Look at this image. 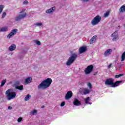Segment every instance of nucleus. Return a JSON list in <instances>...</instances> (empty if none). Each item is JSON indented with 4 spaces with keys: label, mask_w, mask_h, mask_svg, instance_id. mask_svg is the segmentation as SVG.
Wrapping results in <instances>:
<instances>
[{
    "label": "nucleus",
    "mask_w": 125,
    "mask_h": 125,
    "mask_svg": "<svg viewBox=\"0 0 125 125\" xmlns=\"http://www.w3.org/2000/svg\"><path fill=\"white\" fill-rule=\"evenodd\" d=\"M86 46H82L79 48V52L80 54H82V53H84V52H85L86 51Z\"/></svg>",
    "instance_id": "obj_11"
},
{
    "label": "nucleus",
    "mask_w": 125,
    "mask_h": 125,
    "mask_svg": "<svg viewBox=\"0 0 125 125\" xmlns=\"http://www.w3.org/2000/svg\"><path fill=\"white\" fill-rule=\"evenodd\" d=\"M84 100L85 101V104H87L88 103V102H89V101H90V98H89V97H88L86 98L85 99H84Z\"/></svg>",
    "instance_id": "obj_24"
},
{
    "label": "nucleus",
    "mask_w": 125,
    "mask_h": 125,
    "mask_svg": "<svg viewBox=\"0 0 125 125\" xmlns=\"http://www.w3.org/2000/svg\"><path fill=\"white\" fill-rule=\"evenodd\" d=\"M15 88L19 89V90H23V85H21L20 86H16Z\"/></svg>",
    "instance_id": "obj_22"
},
{
    "label": "nucleus",
    "mask_w": 125,
    "mask_h": 125,
    "mask_svg": "<svg viewBox=\"0 0 125 125\" xmlns=\"http://www.w3.org/2000/svg\"><path fill=\"white\" fill-rule=\"evenodd\" d=\"M109 14H110V12L107 11L106 13L104 14V17H108V16H109Z\"/></svg>",
    "instance_id": "obj_29"
},
{
    "label": "nucleus",
    "mask_w": 125,
    "mask_h": 125,
    "mask_svg": "<svg viewBox=\"0 0 125 125\" xmlns=\"http://www.w3.org/2000/svg\"><path fill=\"white\" fill-rule=\"evenodd\" d=\"M96 38H97V36L94 35L90 40V43L92 44L95 42V41H96Z\"/></svg>",
    "instance_id": "obj_19"
},
{
    "label": "nucleus",
    "mask_w": 125,
    "mask_h": 125,
    "mask_svg": "<svg viewBox=\"0 0 125 125\" xmlns=\"http://www.w3.org/2000/svg\"><path fill=\"white\" fill-rule=\"evenodd\" d=\"M123 81H117L115 83L113 82V84L112 85V87H117V86H119V85L122 83Z\"/></svg>",
    "instance_id": "obj_15"
},
{
    "label": "nucleus",
    "mask_w": 125,
    "mask_h": 125,
    "mask_svg": "<svg viewBox=\"0 0 125 125\" xmlns=\"http://www.w3.org/2000/svg\"><path fill=\"white\" fill-rule=\"evenodd\" d=\"M73 96V92L71 91H68L66 94L65 95V100H68V99H70Z\"/></svg>",
    "instance_id": "obj_10"
},
{
    "label": "nucleus",
    "mask_w": 125,
    "mask_h": 125,
    "mask_svg": "<svg viewBox=\"0 0 125 125\" xmlns=\"http://www.w3.org/2000/svg\"><path fill=\"white\" fill-rule=\"evenodd\" d=\"M8 30V28L7 27H3L0 28V33L1 32H6Z\"/></svg>",
    "instance_id": "obj_21"
},
{
    "label": "nucleus",
    "mask_w": 125,
    "mask_h": 125,
    "mask_svg": "<svg viewBox=\"0 0 125 125\" xmlns=\"http://www.w3.org/2000/svg\"><path fill=\"white\" fill-rule=\"evenodd\" d=\"M23 120V118L22 117H20L18 119V123H20V122H21Z\"/></svg>",
    "instance_id": "obj_33"
},
{
    "label": "nucleus",
    "mask_w": 125,
    "mask_h": 125,
    "mask_svg": "<svg viewBox=\"0 0 125 125\" xmlns=\"http://www.w3.org/2000/svg\"><path fill=\"white\" fill-rule=\"evenodd\" d=\"M5 83H6V79L2 80L1 82L0 86H3L5 84Z\"/></svg>",
    "instance_id": "obj_27"
},
{
    "label": "nucleus",
    "mask_w": 125,
    "mask_h": 125,
    "mask_svg": "<svg viewBox=\"0 0 125 125\" xmlns=\"http://www.w3.org/2000/svg\"><path fill=\"white\" fill-rule=\"evenodd\" d=\"M31 98V95L27 94L26 96L24 98L25 101H28Z\"/></svg>",
    "instance_id": "obj_23"
},
{
    "label": "nucleus",
    "mask_w": 125,
    "mask_h": 125,
    "mask_svg": "<svg viewBox=\"0 0 125 125\" xmlns=\"http://www.w3.org/2000/svg\"><path fill=\"white\" fill-rule=\"evenodd\" d=\"M73 104L75 105V106H80V105H82V103L79 100H78V99H75L73 101Z\"/></svg>",
    "instance_id": "obj_16"
},
{
    "label": "nucleus",
    "mask_w": 125,
    "mask_h": 125,
    "mask_svg": "<svg viewBox=\"0 0 125 125\" xmlns=\"http://www.w3.org/2000/svg\"><path fill=\"white\" fill-rule=\"evenodd\" d=\"M20 83H21V82H20V81H15L14 85L16 86H18V85H19V84H20Z\"/></svg>",
    "instance_id": "obj_25"
},
{
    "label": "nucleus",
    "mask_w": 125,
    "mask_h": 125,
    "mask_svg": "<svg viewBox=\"0 0 125 125\" xmlns=\"http://www.w3.org/2000/svg\"><path fill=\"white\" fill-rule=\"evenodd\" d=\"M97 74H98V71H97L95 73H94L93 75L96 76V75H97Z\"/></svg>",
    "instance_id": "obj_40"
},
{
    "label": "nucleus",
    "mask_w": 125,
    "mask_h": 125,
    "mask_svg": "<svg viewBox=\"0 0 125 125\" xmlns=\"http://www.w3.org/2000/svg\"><path fill=\"white\" fill-rule=\"evenodd\" d=\"M5 16H6V12H4L2 15V17L1 18L2 19H3L5 17Z\"/></svg>",
    "instance_id": "obj_32"
},
{
    "label": "nucleus",
    "mask_w": 125,
    "mask_h": 125,
    "mask_svg": "<svg viewBox=\"0 0 125 125\" xmlns=\"http://www.w3.org/2000/svg\"><path fill=\"white\" fill-rule=\"evenodd\" d=\"M77 58H78V54H77V53H74L68 59L66 62V65H67V66H70V65H72V64H73L75 61L77 60Z\"/></svg>",
    "instance_id": "obj_2"
},
{
    "label": "nucleus",
    "mask_w": 125,
    "mask_h": 125,
    "mask_svg": "<svg viewBox=\"0 0 125 125\" xmlns=\"http://www.w3.org/2000/svg\"><path fill=\"white\" fill-rule=\"evenodd\" d=\"M37 112L38 111L37 110L34 109L33 110L30 112V115H35V114H37Z\"/></svg>",
    "instance_id": "obj_26"
},
{
    "label": "nucleus",
    "mask_w": 125,
    "mask_h": 125,
    "mask_svg": "<svg viewBox=\"0 0 125 125\" xmlns=\"http://www.w3.org/2000/svg\"><path fill=\"white\" fill-rule=\"evenodd\" d=\"M28 3H29V1H28L27 0H25L23 1L24 4H28Z\"/></svg>",
    "instance_id": "obj_37"
},
{
    "label": "nucleus",
    "mask_w": 125,
    "mask_h": 125,
    "mask_svg": "<svg viewBox=\"0 0 125 125\" xmlns=\"http://www.w3.org/2000/svg\"><path fill=\"white\" fill-rule=\"evenodd\" d=\"M8 109V110H11V109H12V106H9Z\"/></svg>",
    "instance_id": "obj_39"
},
{
    "label": "nucleus",
    "mask_w": 125,
    "mask_h": 125,
    "mask_svg": "<svg viewBox=\"0 0 125 125\" xmlns=\"http://www.w3.org/2000/svg\"><path fill=\"white\" fill-rule=\"evenodd\" d=\"M114 79H113V78H110L109 79H107L105 81V84L106 85H112Z\"/></svg>",
    "instance_id": "obj_8"
},
{
    "label": "nucleus",
    "mask_w": 125,
    "mask_h": 125,
    "mask_svg": "<svg viewBox=\"0 0 125 125\" xmlns=\"http://www.w3.org/2000/svg\"><path fill=\"white\" fill-rule=\"evenodd\" d=\"M35 42L36 44H38V45H41V42H40L39 41H36Z\"/></svg>",
    "instance_id": "obj_34"
},
{
    "label": "nucleus",
    "mask_w": 125,
    "mask_h": 125,
    "mask_svg": "<svg viewBox=\"0 0 125 125\" xmlns=\"http://www.w3.org/2000/svg\"><path fill=\"white\" fill-rule=\"evenodd\" d=\"M111 66H112V63H110L109 65L107 66V67L108 68V69H110Z\"/></svg>",
    "instance_id": "obj_38"
},
{
    "label": "nucleus",
    "mask_w": 125,
    "mask_h": 125,
    "mask_svg": "<svg viewBox=\"0 0 125 125\" xmlns=\"http://www.w3.org/2000/svg\"><path fill=\"white\" fill-rule=\"evenodd\" d=\"M41 108H44V105L42 106L41 107Z\"/></svg>",
    "instance_id": "obj_42"
},
{
    "label": "nucleus",
    "mask_w": 125,
    "mask_h": 125,
    "mask_svg": "<svg viewBox=\"0 0 125 125\" xmlns=\"http://www.w3.org/2000/svg\"><path fill=\"white\" fill-rule=\"evenodd\" d=\"M32 81H33V79H32V77H27L24 81L25 85H26V84H28V83H32Z\"/></svg>",
    "instance_id": "obj_13"
},
{
    "label": "nucleus",
    "mask_w": 125,
    "mask_h": 125,
    "mask_svg": "<svg viewBox=\"0 0 125 125\" xmlns=\"http://www.w3.org/2000/svg\"><path fill=\"white\" fill-rule=\"evenodd\" d=\"M88 86H89L90 89H91L92 87V85L91 84V83H88Z\"/></svg>",
    "instance_id": "obj_35"
},
{
    "label": "nucleus",
    "mask_w": 125,
    "mask_h": 125,
    "mask_svg": "<svg viewBox=\"0 0 125 125\" xmlns=\"http://www.w3.org/2000/svg\"><path fill=\"white\" fill-rule=\"evenodd\" d=\"M119 12L124 13L125 12V4L123 5L119 9Z\"/></svg>",
    "instance_id": "obj_20"
},
{
    "label": "nucleus",
    "mask_w": 125,
    "mask_h": 125,
    "mask_svg": "<svg viewBox=\"0 0 125 125\" xmlns=\"http://www.w3.org/2000/svg\"><path fill=\"white\" fill-rule=\"evenodd\" d=\"M35 25H36V26H38V27H40V26H41L42 27V23L40 22H38V23H36V24H35Z\"/></svg>",
    "instance_id": "obj_31"
},
{
    "label": "nucleus",
    "mask_w": 125,
    "mask_h": 125,
    "mask_svg": "<svg viewBox=\"0 0 125 125\" xmlns=\"http://www.w3.org/2000/svg\"><path fill=\"white\" fill-rule=\"evenodd\" d=\"M18 32V30L16 28L13 29L11 32L7 36V38L8 39H11L12 37H13L14 35H16V33Z\"/></svg>",
    "instance_id": "obj_7"
},
{
    "label": "nucleus",
    "mask_w": 125,
    "mask_h": 125,
    "mask_svg": "<svg viewBox=\"0 0 125 125\" xmlns=\"http://www.w3.org/2000/svg\"><path fill=\"white\" fill-rule=\"evenodd\" d=\"M16 49V45L14 44H12L11 46L9 47V51H13V50H15Z\"/></svg>",
    "instance_id": "obj_18"
},
{
    "label": "nucleus",
    "mask_w": 125,
    "mask_h": 125,
    "mask_svg": "<svg viewBox=\"0 0 125 125\" xmlns=\"http://www.w3.org/2000/svg\"><path fill=\"white\" fill-rule=\"evenodd\" d=\"M25 10H22L20 12V14L15 18V21H20L21 19H24L27 16V13L24 12ZM21 13H23L22 14Z\"/></svg>",
    "instance_id": "obj_4"
},
{
    "label": "nucleus",
    "mask_w": 125,
    "mask_h": 125,
    "mask_svg": "<svg viewBox=\"0 0 125 125\" xmlns=\"http://www.w3.org/2000/svg\"><path fill=\"white\" fill-rule=\"evenodd\" d=\"M93 65L91 64L90 65H88L84 70L85 75H88L89 74H90V73L93 71Z\"/></svg>",
    "instance_id": "obj_6"
},
{
    "label": "nucleus",
    "mask_w": 125,
    "mask_h": 125,
    "mask_svg": "<svg viewBox=\"0 0 125 125\" xmlns=\"http://www.w3.org/2000/svg\"><path fill=\"white\" fill-rule=\"evenodd\" d=\"M51 83H52V80L51 78H47L38 85V89H45V88L49 87Z\"/></svg>",
    "instance_id": "obj_1"
},
{
    "label": "nucleus",
    "mask_w": 125,
    "mask_h": 125,
    "mask_svg": "<svg viewBox=\"0 0 125 125\" xmlns=\"http://www.w3.org/2000/svg\"><path fill=\"white\" fill-rule=\"evenodd\" d=\"M122 76H124V74L116 75L115 76V79H118V78H120V77H122Z\"/></svg>",
    "instance_id": "obj_30"
},
{
    "label": "nucleus",
    "mask_w": 125,
    "mask_h": 125,
    "mask_svg": "<svg viewBox=\"0 0 125 125\" xmlns=\"http://www.w3.org/2000/svg\"><path fill=\"white\" fill-rule=\"evenodd\" d=\"M63 106H65V102H62L61 104V107H63Z\"/></svg>",
    "instance_id": "obj_36"
},
{
    "label": "nucleus",
    "mask_w": 125,
    "mask_h": 125,
    "mask_svg": "<svg viewBox=\"0 0 125 125\" xmlns=\"http://www.w3.org/2000/svg\"><path fill=\"white\" fill-rule=\"evenodd\" d=\"M3 8H4V5H0V14L2 12Z\"/></svg>",
    "instance_id": "obj_28"
},
{
    "label": "nucleus",
    "mask_w": 125,
    "mask_h": 125,
    "mask_svg": "<svg viewBox=\"0 0 125 125\" xmlns=\"http://www.w3.org/2000/svg\"><path fill=\"white\" fill-rule=\"evenodd\" d=\"M56 8L55 7V6L52 7H51L50 9H47L46 11V13H53V12H54V10H55V9Z\"/></svg>",
    "instance_id": "obj_17"
},
{
    "label": "nucleus",
    "mask_w": 125,
    "mask_h": 125,
    "mask_svg": "<svg viewBox=\"0 0 125 125\" xmlns=\"http://www.w3.org/2000/svg\"><path fill=\"white\" fill-rule=\"evenodd\" d=\"M88 104H89L90 105H91V104H92V103H88Z\"/></svg>",
    "instance_id": "obj_41"
},
{
    "label": "nucleus",
    "mask_w": 125,
    "mask_h": 125,
    "mask_svg": "<svg viewBox=\"0 0 125 125\" xmlns=\"http://www.w3.org/2000/svg\"><path fill=\"white\" fill-rule=\"evenodd\" d=\"M11 91V89H9L5 92V94L6 95V97L8 100H11V99H14V98L16 97V92Z\"/></svg>",
    "instance_id": "obj_3"
},
{
    "label": "nucleus",
    "mask_w": 125,
    "mask_h": 125,
    "mask_svg": "<svg viewBox=\"0 0 125 125\" xmlns=\"http://www.w3.org/2000/svg\"><path fill=\"white\" fill-rule=\"evenodd\" d=\"M90 92L89 89L87 88H84L81 91V94L83 95H86V94H88Z\"/></svg>",
    "instance_id": "obj_14"
},
{
    "label": "nucleus",
    "mask_w": 125,
    "mask_h": 125,
    "mask_svg": "<svg viewBox=\"0 0 125 125\" xmlns=\"http://www.w3.org/2000/svg\"><path fill=\"white\" fill-rule=\"evenodd\" d=\"M112 51H113V50L111 49H108L106 50L104 53V56L105 57H107V56L111 55V54H112Z\"/></svg>",
    "instance_id": "obj_12"
},
{
    "label": "nucleus",
    "mask_w": 125,
    "mask_h": 125,
    "mask_svg": "<svg viewBox=\"0 0 125 125\" xmlns=\"http://www.w3.org/2000/svg\"><path fill=\"white\" fill-rule=\"evenodd\" d=\"M100 21H101V17H100L99 15H98L93 18L91 23L93 26H95V25H97V24L100 23Z\"/></svg>",
    "instance_id": "obj_5"
},
{
    "label": "nucleus",
    "mask_w": 125,
    "mask_h": 125,
    "mask_svg": "<svg viewBox=\"0 0 125 125\" xmlns=\"http://www.w3.org/2000/svg\"><path fill=\"white\" fill-rule=\"evenodd\" d=\"M111 37H113L112 41L116 42L119 40V35L116 32L111 34Z\"/></svg>",
    "instance_id": "obj_9"
}]
</instances>
